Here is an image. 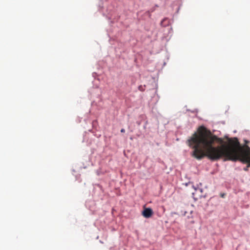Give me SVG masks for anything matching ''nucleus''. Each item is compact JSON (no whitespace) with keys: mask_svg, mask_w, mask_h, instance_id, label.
<instances>
[{"mask_svg":"<svg viewBox=\"0 0 250 250\" xmlns=\"http://www.w3.org/2000/svg\"><path fill=\"white\" fill-rule=\"evenodd\" d=\"M188 145L193 149L192 156L197 160L205 157L212 161L224 157L227 160L240 161L248 164L244 168L248 171L250 167V148L246 146L244 150L237 138H228L224 142L222 138L212 134L205 127L201 126L188 140Z\"/></svg>","mask_w":250,"mask_h":250,"instance_id":"obj_1","label":"nucleus"},{"mask_svg":"<svg viewBox=\"0 0 250 250\" xmlns=\"http://www.w3.org/2000/svg\"><path fill=\"white\" fill-rule=\"evenodd\" d=\"M153 214V210L150 208H145L142 212L143 216L146 218H150Z\"/></svg>","mask_w":250,"mask_h":250,"instance_id":"obj_2","label":"nucleus"},{"mask_svg":"<svg viewBox=\"0 0 250 250\" xmlns=\"http://www.w3.org/2000/svg\"><path fill=\"white\" fill-rule=\"evenodd\" d=\"M121 132H122V133L125 132V129H124V128L121 129Z\"/></svg>","mask_w":250,"mask_h":250,"instance_id":"obj_3","label":"nucleus"},{"mask_svg":"<svg viewBox=\"0 0 250 250\" xmlns=\"http://www.w3.org/2000/svg\"><path fill=\"white\" fill-rule=\"evenodd\" d=\"M166 20V19L163 20L162 21V22H161V24H163V23H164V22Z\"/></svg>","mask_w":250,"mask_h":250,"instance_id":"obj_4","label":"nucleus"},{"mask_svg":"<svg viewBox=\"0 0 250 250\" xmlns=\"http://www.w3.org/2000/svg\"><path fill=\"white\" fill-rule=\"evenodd\" d=\"M199 190H200L201 192H202V190L201 189H199Z\"/></svg>","mask_w":250,"mask_h":250,"instance_id":"obj_5","label":"nucleus"}]
</instances>
